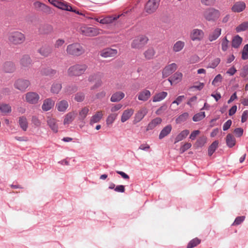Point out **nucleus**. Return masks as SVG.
Returning <instances> with one entry per match:
<instances>
[{
  "label": "nucleus",
  "instance_id": "f257e3e1",
  "mask_svg": "<svg viewBox=\"0 0 248 248\" xmlns=\"http://www.w3.org/2000/svg\"><path fill=\"white\" fill-rule=\"evenodd\" d=\"M8 42L12 45L18 46L23 44L26 40L24 34L18 31H15L9 33Z\"/></svg>",
  "mask_w": 248,
  "mask_h": 248
},
{
  "label": "nucleus",
  "instance_id": "f03ea898",
  "mask_svg": "<svg viewBox=\"0 0 248 248\" xmlns=\"http://www.w3.org/2000/svg\"><path fill=\"white\" fill-rule=\"evenodd\" d=\"M87 68L85 64H76L68 69L67 74L70 77H79L85 73Z\"/></svg>",
  "mask_w": 248,
  "mask_h": 248
},
{
  "label": "nucleus",
  "instance_id": "7ed1b4c3",
  "mask_svg": "<svg viewBox=\"0 0 248 248\" xmlns=\"http://www.w3.org/2000/svg\"><path fill=\"white\" fill-rule=\"evenodd\" d=\"M203 17L207 21L215 22L220 16L219 10L214 8H208L202 13Z\"/></svg>",
  "mask_w": 248,
  "mask_h": 248
},
{
  "label": "nucleus",
  "instance_id": "20e7f679",
  "mask_svg": "<svg viewBox=\"0 0 248 248\" xmlns=\"http://www.w3.org/2000/svg\"><path fill=\"white\" fill-rule=\"evenodd\" d=\"M66 51L68 55L79 56L85 52V49L80 44L76 43L68 45Z\"/></svg>",
  "mask_w": 248,
  "mask_h": 248
},
{
  "label": "nucleus",
  "instance_id": "39448f33",
  "mask_svg": "<svg viewBox=\"0 0 248 248\" xmlns=\"http://www.w3.org/2000/svg\"><path fill=\"white\" fill-rule=\"evenodd\" d=\"M103 77V74L100 72L94 73L90 75L88 78V80L90 82H95L94 84L91 87V90H93L97 89L103 84L102 78Z\"/></svg>",
  "mask_w": 248,
  "mask_h": 248
},
{
  "label": "nucleus",
  "instance_id": "423d86ee",
  "mask_svg": "<svg viewBox=\"0 0 248 248\" xmlns=\"http://www.w3.org/2000/svg\"><path fill=\"white\" fill-rule=\"evenodd\" d=\"M148 41V38L145 35H140L137 36L131 43V47L135 49H140L145 45Z\"/></svg>",
  "mask_w": 248,
  "mask_h": 248
},
{
  "label": "nucleus",
  "instance_id": "0eeeda50",
  "mask_svg": "<svg viewBox=\"0 0 248 248\" xmlns=\"http://www.w3.org/2000/svg\"><path fill=\"white\" fill-rule=\"evenodd\" d=\"M160 0H149L145 5L144 10L148 14H152L157 9Z\"/></svg>",
  "mask_w": 248,
  "mask_h": 248
},
{
  "label": "nucleus",
  "instance_id": "6e6552de",
  "mask_svg": "<svg viewBox=\"0 0 248 248\" xmlns=\"http://www.w3.org/2000/svg\"><path fill=\"white\" fill-rule=\"evenodd\" d=\"M101 30L98 28L94 27H87L85 26H81L80 28L81 33L87 36H95L100 33Z\"/></svg>",
  "mask_w": 248,
  "mask_h": 248
},
{
  "label": "nucleus",
  "instance_id": "1a4fd4ad",
  "mask_svg": "<svg viewBox=\"0 0 248 248\" xmlns=\"http://www.w3.org/2000/svg\"><path fill=\"white\" fill-rule=\"evenodd\" d=\"M30 81L29 80L24 78H18L15 81L14 86L16 89L21 92H25L30 86Z\"/></svg>",
  "mask_w": 248,
  "mask_h": 248
},
{
  "label": "nucleus",
  "instance_id": "9d476101",
  "mask_svg": "<svg viewBox=\"0 0 248 248\" xmlns=\"http://www.w3.org/2000/svg\"><path fill=\"white\" fill-rule=\"evenodd\" d=\"M204 36V31L199 29L192 30L189 34V37L192 41H201L203 39Z\"/></svg>",
  "mask_w": 248,
  "mask_h": 248
},
{
  "label": "nucleus",
  "instance_id": "9b49d317",
  "mask_svg": "<svg viewBox=\"0 0 248 248\" xmlns=\"http://www.w3.org/2000/svg\"><path fill=\"white\" fill-rule=\"evenodd\" d=\"M40 99L39 95L36 92H30L25 94V101L30 104H36Z\"/></svg>",
  "mask_w": 248,
  "mask_h": 248
},
{
  "label": "nucleus",
  "instance_id": "f8f14e48",
  "mask_svg": "<svg viewBox=\"0 0 248 248\" xmlns=\"http://www.w3.org/2000/svg\"><path fill=\"white\" fill-rule=\"evenodd\" d=\"M117 53V49L108 47L102 50L100 52V55L103 58H110L116 57Z\"/></svg>",
  "mask_w": 248,
  "mask_h": 248
},
{
  "label": "nucleus",
  "instance_id": "ddd939ff",
  "mask_svg": "<svg viewBox=\"0 0 248 248\" xmlns=\"http://www.w3.org/2000/svg\"><path fill=\"white\" fill-rule=\"evenodd\" d=\"M147 113L148 110L146 108L144 107L141 108L136 113L133 123L134 124H136L141 121Z\"/></svg>",
  "mask_w": 248,
  "mask_h": 248
},
{
  "label": "nucleus",
  "instance_id": "4468645a",
  "mask_svg": "<svg viewBox=\"0 0 248 248\" xmlns=\"http://www.w3.org/2000/svg\"><path fill=\"white\" fill-rule=\"evenodd\" d=\"M177 68V65L175 63H171L166 66L162 71L163 78H167L173 73Z\"/></svg>",
  "mask_w": 248,
  "mask_h": 248
},
{
  "label": "nucleus",
  "instance_id": "2eb2a0df",
  "mask_svg": "<svg viewBox=\"0 0 248 248\" xmlns=\"http://www.w3.org/2000/svg\"><path fill=\"white\" fill-rule=\"evenodd\" d=\"M137 96L139 100L146 102L151 97V93L149 90L144 89L140 91Z\"/></svg>",
  "mask_w": 248,
  "mask_h": 248
},
{
  "label": "nucleus",
  "instance_id": "dca6fc26",
  "mask_svg": "<svg viewBox=\"0 0 248 248\" xmlns=\"http://www.w3.org/2000/svg\"><path fill=\"white\" fill-rule=\"evenodd\" d=\"M55 105V101L51 98L45 99L42 105V109L44 111H47L53 108Z\"/></svg>",
  "mask_w": 248,
  "mask_h": 248
},
{
  "label": "nucleus",
  "instance_id": "f3484780",
  "mask_svg": "<svg viewBox=\"0 0 248 248\" xmlns=\"http://www.w3.org/2000/svg\"><path fill=\"white\" fill-rule=\"evenodd\" d=\"M68 107V102L66 100L59 101L56 104V108L60 112L66 111Z\"/></svg>",
  "mask_w": 248,
  "mask_h": 248
},
{
  "label": "nucleus",
  "instance_id": "a211bd4d",
  "mask_svg": "<svg viewBox=\"0 0 248 248\" xmlns=\"http://www.w3.org/2000/svg\"><path fill=\"white\" fill-rule=\"evenodd\" d=\"M134 110L133 108H127L124 110L122 115L121 121L122 123H124L129 120L133 115Z\"/></svg>",
  "mask_w": 248,
  "mask_h": 248
},
{
  "label": "nucleus",
  "instance_id": "6ab92c4d",
  "mask_svg": "<svg viewBox=\"0 0 248 248\" xmlns=\"http://www.w3.org/2000/svg\"><path fill=\"white\" fill-rule=\"evenodd\" d=\"M246 8V4L243 1H237L234 3L232 7V10L233 12L240 13L243 11Z\"/></svg>",
  "mask_w": 248,
  "mask_h": 248
},
{
  "label": "nucleus",
  "instance_id": "aec40b11",
  "mask_svg": "<svg viewBox=\"0 0 248 248\" xmlns=\"http://www.w3.org/2000/svg\"><path fill=\"white\" fill-rule=\"evenodd\" d=\"M3 71L7 73H12L16 70L15 64L11 62H6L3 65Z\"/></svg>",
  "mask_w": 248,
  "mask_h": 248
},
{
  "label": "nucleus",
  "instance_id": "412c9836",
  "mask_svg": "<svg viewBox=\"0 0 248 248\" xmlns=\"http://www.w3.org/2000/svg\"><path fill=\"white\" fill-rule=\"evenodd\" d=\"M76 115V112L73 111L67 113L64 117L63 124L66 125L71 123L75 119Z\"/></svg>",
  "mask_w": 248,
  "mask_h": 248
},
{
  "label": "nucleus",
  "instance_id": "4be33fe9",
  "mask_svg": "<svg viewBox=\"0 0 248 248\" xmlns=\"http://www.w3.org/2000/svg\"><path fill=\"white\" fill-rule=\"evenodd\" d=\"M47 124L51 129L55 133L58 131V125L57 124V120L55 118H48L47 120Z\"/></svg>",
  "mask_w": 248,
  "mask_h": 248
},
{
  "label": "nucleus",
  "instance_id": "5701e85b",
  "mask_svg": "<svg viewBox=\"0 0 248 248\" xmlns=\"http://www.w3.org/2000/svg\"><path fill=\"white\" fill-rule=\"evenodd\" d=\"M125 94L123 92L119 91L112 94L110 97V101L112 102H118L123 99Z\"/></svg>",
  "mask_w": 248,
  "mask_h": 248
},
{
  "label": "nucleus",
  "instance_id": "b1692460",
  "mask_svg": "<svg viewBox=\"0 0 248 248\" xmlns=\"http://www.w3.org/2000/svg\"><path fill=\"white\" fill-rule=\"evenodd\" d=\"M55 7L68 11L72 10V7L63 0H61L60 1L57 0Z\"/></svg>",
  "mask_w": 248,
  "mask_h": 248
},
{
  "label": "nucleus",
  "instance_id": "393cba45",
  "mask_svg": "<svg viewBox=\"0 0 248 248\" xmlns=\"http://www.w3.org/2000/svg\"><path fill=\"white\" fill-rule=\"evenodd\" d=\"M162 119L160 118L157 117L150 122L148 124L146 130L149 131L155 128L157 125L161 124Z\"/></svg>",
  "mask_w": 248,
  "mask_h": 248
},
{
  "label": "nucleus",
  "instance_id": "a878e982",
  "mask_svg": "<svg viewBox=\"0 0 248 248\" xmlns=\"http://www.w3.org/2000/svg\"><path fill=\"white\" fill-rule=\"evenodd\" d=\"M221 32V29L217 28L215 29L208 36V39L210 42L216 40L220 35Z\"/></svg>",
  "mask_w": 248,
  "mask_h": 248
},
{
  "label": "nucleus",
  "instance_id": "bb28decb",
  "mask_svg": "<svg viewBox=\"0 0 248 248\" xmlns=\"http://www.w3.org/2000/svg\"><path fill=\"white\" fill-rule=\"evenodd\" d=\"M103 113L102 111H98L94 114L90 120V124L92 125L94 123L99 122L102 118Z\"/></svg>",
  "mask_w": 248,
  "mask_h": 248
},
{
  "label": "nucleus",
  "instance_id": "cd10ccee",
  "mask_svg": "<svg viewBox=\"0 0 248 248\" xmlns=\"http://www.w3.org/2000/svg\"><path fill=\"white\" fill-rule=\"evenodd\" d=\"M183 74L181 72H177L174 74L169 80L171 84L173 83H177L179 82L182 78Z\"/></svg>",
  "mask_w": 248,
  "mask_h": 248
},
{
  "label": "nucleus",
  "instance_id": "c85d7f7f",
  "mask_svg": "<svg viewBox=\"0 0 248 248\" xmlns=\"http://www.w3.org/2000/svg\"><path fill=\"white\" fill-rule=\"evenodd\" d=\"M172 129V126L170 124H168L161 131L159 135V139H162L168 135L171 132Z\"/></svg>",
  "mask_w": 248,
  "mask_h": 248
},
{
  "label": "nucleus",
  "instance_id": "c756f323",
  "mask_svg": "<svg viewBox=\"0 0 248 248\" xmlns=\"http://www.w3.org/2000/svg\"><path fill=\"white\" fill-rule=\"evenodd\" d=\"M168 95L166 92H162L155 94L153 97V102H159L165 99Z\"/></svg>",
  "mask_w": 248,
  "mask_h": 248
},
{
  "label": "nucleus",
  "instance_id": "7c9ffc66",
  "mask_svg": "<svg viewBox=\"0 0 248 248\" xmlns=\"http://www.w3.org/2000/svg\"><path fill=\"white\" fill-rule=\"evenodd\" d=\"M89 112V108L87 107L82 108L78 112V119L80 121L84 120Z\"/></svg>",
  "mask_w": 248,
  "mask_h": 248
},
{
  "label": "nucleus",
  "instance_id": "2f4dec72",
  "mask_svg": "<svg viewBox=\"0 0 248 248\" xmlns=\"http://www.w3.org/2000/svg\"><path fill=\"white\" fill-rule=\"evenodd\" d=\"M189 131L188 130H184L181 131L175 138L174 143L180 141L185 139L189 134Z\"/></svg>",
  "mask_w": 248,
  "mask_h": 248
},
{
  "label": "nucleus",
  "instance_id": "473e14b6",
  "mask_svg": "<svg viewBox=\"0 0 248 248\" xmlns=\"http://www.w3.org/2000/svg\"><path fill=\"white\" fill-rule=\"evenodd\" d=\"M38 51L42 56L47 57L51 53V49L49 46H44L41 47Z\"/></svg>",
  "mask_w": 248,
  "mask_h": 248
},
{
  "label": "nucleus",
  "instance_id": "72a5a7b5",
  "mask_svg": "<svg viewBox=\"0 0 248 248\" xmlns=\"http://www.w3.org/2000/svg\"><path fill=\"white\" fill-rule=\"evenodd\" d=\"M62 88V84L59 82L54 83L51 87L50 92L53 94H58Z\"/></svg>",
  "mask_w": 248,
  "mask_h": 248
},
{
  "label": "nucleus",
  "instance_id": "f704fd0d",
  "mask_svg": "<svg viewBox=\"0 0 248 248\" xmlns=\"http://www.w3.org/2000/svg\"><path fill=\"white\" fill-rule=\"evenodd\" d=\"M31 62V60L28 55H24L20 61V64L24 67H27L30 65Z\"/></svg>",
  "mask_w": 248,
  "mask_h": 248
},
{
  "label": "nucleus",
  "instance_id": "c9c22d12",
  "mask_svg": "<svg viewBox=\"0 0 248 248\" xmlns=\"http://www.w3.org/2000/svg\"><path fill=\"white\" fill-rule=\"evenodd\" d=\"M185 45L184 42L182 41H177L173 46V50L175 52H179L182 50Z\"/></svg>",
  "mask_w": 248,
  "mask_h": 248
},
{
  "label": "nucleus",
  "instance_id": "e433bc0d",
  "mask_svg": "<svg viewBox=\"0 0 248 248\" xmlns=\"http://www.w3.org/2000/svg\"><path fill=\"white\" fill-rule=\"evenodd\" d=\"M226 141L227 145L229 147H232L235 145L236 141L233 136L231 134H229L226 136Z\"/></svg>",
  "mask_w": 248,
  "mask_h": 248
},
{
  "label": "nucleus",
  "instance_id": "4c0bfd02",
  "mask_svg": "<svg viewBox=\"0 0 248 248\" xmlns=\"http://www.w3.org/2000/svg\"><path fill=\"white\" fill-rule=\"evenodd\" d=\"M18 123L22 130L26 131L28 126L27 118L24 116L19 117Z\"/></svg>",
  "mask_w": 248,
  "mask_h": 248
},
{
  "label": "nucleus",
  "instance_id": "58836bf2",
  "mask_svg": "<svg viewBox=\"0 0 248 248\" xmlns=\"http://www.w3.org/2000/svg\"><path fill=\"white\" fill-rule=\"evenodd\" d=\"M155 52L152 48L147 49L143 53L146 60H151L153 59L155 55Z\"/></svg>",
  "mask_w": 248,
  "mask_h": 248
},
{
  "label": "nucleus",
  "instance_id": "ea45409f",
  "mask_svg": "<svg viewBox=\"0 0 248 248\" xmlns=\"http://www.w3.org/2000/svg\"><path fill=\"white\" fill-rule=\"evenodd\" d=\"M242 38L238 35H237L233 37L232 40V46L234 48H238L242 43Z\"/></svg>",
  "mask_w": 248,
  "mask_h": 248
},
{
  "label": "nucleus",
  "instance_id": "a19ab883",
  "mask_svg": "<svg viewBox=\"0 0 248 248\" xmlns=\"http://www.w3.org/2000/svg\"><path fill=\"white\" fill-rule=\"evenodd\" d=\"M218 146V141L215 140L209 147L208 149V154L209 156H211L217 149Z\"/></svg>",
  "mask_w": 248,
  "mask_h": 248
},
{
  "label": "nucleus",
  "instance_id": "79ce46f5",
  "mask_svg": "<svg viewBox=\"0 0 248 248\" xmlns=\"http://www.w3.org/2000/svg\"><path fill=\"white\" fill-rule=\"evenodd\" d=\"M120 16L115 17L108 16L101 19L99 21V23L102 24H108L111 23L113 21L117 20Z\"/></svg>",
  "mask_w": 248,
  "mask_h": 248
},
{
  "label": "nucleus",
  "instance_id": "37998d69",
  "mask_svg": "<svg viewBox=\"0 0 248 248\" xmlns=\"http://www.w3.org/2000/svg\"><path fill=\"white\" fill-rule=\"evenodd\" d=\"M0 111L3 114L10 113L11 112V108L8 104H0Z\"/></svg>",
  "mask_w": 248,
  "mask_h": 248
},
{
  "label": "nucleus",
  "instance_id": "c03bdc74",
  "mask_svg": "<svg viewBox=\"0 0 248 248\" xmlns=\"http://www.w3.org/2000/svg\"><path fill=\"white\" fill-rule=\"evenodd\" d=\"M188 116H189V115L187 112H185V113L180 115L176 119V123L177 124H181L182 122L186 121L187 119Z\"/></svg>",
  "mask_w": 248,
  "mask_h": 248
},
{
  "label": "nucleus",
  "instance_id": "a18cd8bd",
  "mask_svg": "<svg viewBox=\"0 0 248 248\" xmlns=\"http://www.w3.org/2000/svg\"><path fill=\"white\" fill-rule=\"evenodd\" d=\"M201 243V240L195 238L191 240L188 244L186 248H193L196 247Z\"/></svg>",
  "mask_w": 248,
  "mask_h": 248
},
{
  "label": "nucleus",
  "instance_id": "49530a36",
  "mask_svg": "<svg viewBox=\"0 0 248 248\" xmlns=\"http://www.w3.org/2000/svg\"><path fill=\"white\" fill-rule=\"evenodd\" d=\"M117 116L116 113L110 114L107 118L106 124L108 125L111 124L115 120Z\"/></svg>",
  "mask_w": 248,
  "mask_h": 248
},
{
  "label": "nucleus",
  "instance_id": "de8ad7c7",
  "mask_svg": "<svg viewBox=\"0 0 248 248\" xmlns=\"http://www.w3.org/2000/svg\"><path fill=\"white\" fill-rule=\"evenodd\" d=\"M248 29V21L244 22L238 26L235 30L236 32H239L245 31Z\"/></svg>",
  "mask_w": 248,
  "mask_h": 248
},
{
  "label": "nucleus",
  "instance_id": "09e8293b",
  "mask_svg": "<svg viewBox=\"0 0 248 248\" xmlns=\"http://www.w3.org/2000/svg\"><path fill=\"white\" fill-rule=\"evenodd\" d=\"M205 116L204 112H200L196 114L193 117V121L198 122L203 119Z\"/></svg>",
  "mask_w": 248,
  "mask_h": 248
},
{
  "label": "nucleus",
  "instance_id": "8fccbe9b",
  "mask_svg": "<svg viewBox=\"0 0 248 248\" xmlns=\"http://www.w3.org/2000/svg\"><path fill=\"white\" fill-rule=\"evenodd\" d=\"M77 90V88L73 86H68L64 89V92L68 94H70L75 92Z\"/></svg>",
  "mask_w": 248,
  "mask_h": 248
},
{
  "label": "nucleus",
  "instance_id": "3c124183",
  "mask_svg": "<svg viewBox=\"0 0 248 248\" xmlns=\"http://www.w3.org/2000/svg\"><path fill=\"white\" fill-rule=\"evenodd\" d=\"M56 73L57 72L56 70L51 68H46L44 69L43 71V74L44 75L49 76H53L56 74Z\"/></svg>",
  "mask_w": 248,
  "mask_h": 248
},
{
  "label": "nucleus",
  "instance_id": "603ef678",
  "mask_svg": "<svg viewBox=\"0 0 248 248\" xmlns=\"http://www.w3.org/2000/svg\"><path fill=\"white\" fill-rule=\"evenodd\" d=\"M222 77L220 74H218L215 78L213 80L212 84L214 86H217L218 85V83H220L222 81Z\"/></svg>",
  "mask_w": 248,
  "mask_h": 248
},
{
  "label": "nucleus",
  "instance_id": "864d4df0",
  "mask_svg": "<svg viewBox=\"0 0 248 248\" xmlns=\"http://www.w3.org/2000/svg\"><path fill=\"white\" fill-rule=\"evenodd\" d=\"M242 59L243 60L248 59V44L246 45L243 49Z\"/></svg>",
  "mask_w": 248,
  "mask_h": 248
},
{
  "label": "nucleus",
  "instance_id": "5fc2aeb1",
  "mask_svg": "<svg viewBox=\"0 0 248 248\" xmlns=\"http://www.w3.org/2000/svg\"><path fill=\"white\" fill-rule=\"evenodd\" d=\"M38 11H42L44 13H45L47 14H49L51 13V10L50 8L44 3H42V5L41 6V7Z\"/></svg>",
  "mask_w": 248,
  "mask_h": 248
},
{
  "label": "nucleus",
  "instance_id": "6e6d98bb",
  "mask_svg": "<svg viewBox=\"0 0 248 248\" xmlns=\"http://www.w3.org/2000/svg\"><path fill=\"white\" fill-rule=\"evenodd\" d=\"M85 98V94L83 93H78L75 97V100L77 102H82Z\"/></svg>",
  "mask_w": 248,
  "mask_h": 248
},
{
  "label": "nucleus",
  "instance_id": "4d7b16f0",
  "mask_svg": "<svg viewBox=\"0 0 248 248\" xmlns=\"http://www.w3.org/2000/svg\"><path fill=\"white\" fill-rule=\"evenodd\" d=\"M206 142V138L202 137L196 141V145L199 147L203 146Z\"/></svg>",
  "mask_w": 248,
  "mask_h": 248
},
{
  "label": "nucleus",
  "instance_id": "13d9d810",
  "mask_svg": "<svg viewBox=\"0 0 248 248\" xmlns=\"http://www.w3.org/2000/svg\"><path fill=\"white\" fill-rule=\"evenodd\" d=\"M229 41L227 40L226 37H225L222 42L221 46H222V50L224 51H225L227 50L228 48Z\"/></svg>",
  "mask_w": 248,
  "mask_h": 248
},
{
  "label": "nucleus",
  "instance_id": "bf43d9fd",
  "mask_svg": "<svg viewBox=\"0 0 248 248\" xmlns=\"http://www.w3.org/2000/svg\"><path fill=\"white\" fill-rule=\"evenodd\" d=\"M192 145L190 143L186 142L185 143L183 146L180 148V152L181 153H183L189 149L191 147Z\"/></svg>",
  "mask_w": 248,
  "mask_h": 248
},
{
  "label": "nucleus",
  "instance_id": "052dcab7",
  "mask_svg": "<svg viewBox=\"0 0 248 248\" xmlns=\"http://www.w3.org/2000/svg\"><path fill=\"white\" fill-rule=\"evenodd\" d=\"M216 0H201L202 3L206 6L213 5Z\"/></svg>",
  "mask_w": 248,
  "mask_h": 248
},
{
  "label": "nucleus",
  "instance_id": "680f3d73",
  "mask_svg": "<svg viewBox=\"0 0 248 248\" xmlns=\"http://www.w3.org/2000/svg\"><path fill=\"white\" fill-rule=\"evenodd\" d=\"M64 40L62 39H59L56 40L54 44V46L55 48H59L60 47L62 46L64 44Z\"/></svg>",
  "mask_w": 248,
  "mask_h": 248
},
{
  "label": "nucleus",
  "instance_id": "e2e57ef3",
  "mask_svg": "<svg viewBox=\"0 0 248 248\" xmlns=\"http://www.w3.org/2000/svg\"><path fill=\"white\" fill-rule=\"evenodd\" d=\"M219 62L220 59L219 58H216L210 64L209 67L214 68L217 66Z\"/></svg>",
  "mask_w": 248,
  "mask_h": 248
},
{
  "label": "nucleus",
  "instance_id": "0e129e2a",
  "mask_svg": "<svg viewBox=\"0 0 248 248\" xmlns=\"http://www.w3.org/2000/svg\"><path fill=\"white\" fill-rule=\"evenodd\" d=\"M185 99L184 95H180L177 97L175 100L172 102V104H176L177 105H179L183 100Z\"/></svg>",
  "mask_w": 248,
  "mask_h": 248
},
{
  "label": "nucleus",
  "instance_id": "69168bd1",
  "mask_svg": "<svg viewBox=\"0 0 248 248\" xmlns=\"http://www.w3.org/2000/svg\"><path fill=\"white\" fill-rule=\"evenodd\" d=\"M236 136L238 137H241L243 133V129L242 128H236L234 130Z\"/></svg>",
  "mask_w": 248,
  "mask_h": 248
},
{
  "label": "nucleus",
  "instance_id": "338daca9",
  "mask_svg": "<svg viewBox=\"0 0 248 248\" xmlns=\"http://www.w3.org/2000/svg\"><path fill=\"white\" fill-rule=\"evenodd\" d=\"M167 108V106L166 105H163L161 106L156 111L157 115H160L163 112H164Z\"/></svg>",
  "mask_w": 248,
  "mask_h": 248
},
{
  "label": "nucleus",
  "instance_id": "774afa93",
  "mask_svg": "<svg viewBox=\"0 0 248 248\" xmlns=\"http://www.w3.org/2000/svg\"><path fill=\"white\" fill-rule=\"evenodd\" d=\"M32 123L36 126H39L41 125V122L36 116H33L31 119Z\"/></svg>",
  "mask_w": 248,
  "mask_h": 248
}]
</instances>
